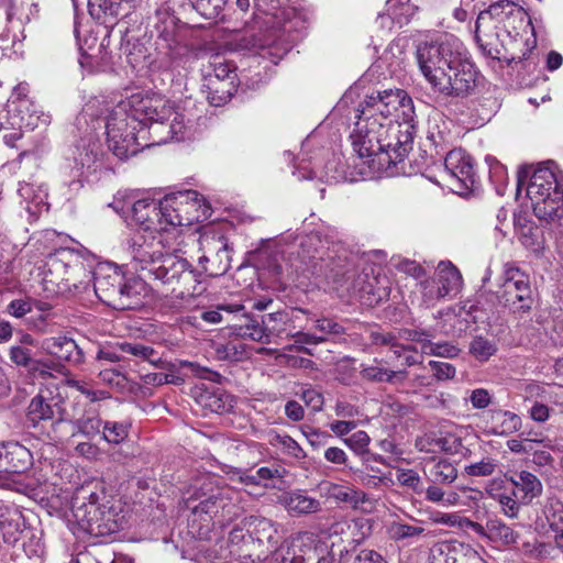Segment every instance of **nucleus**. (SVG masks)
<instances>
[{
  "instance_id": "nucleus-27",
  "label": "nucleus",
  "mask_w": 563,
  "mask_h": 563,
  "mask_svg": "<svg viewBox=\"0 0 563 563\" xmlns=\"http://www.w3.org/2000/svg\"><path fill=\"white\" fill-rule=\"evenodd\" d=\"M10 361L29 372L41 375L48 374L49 371H59L60 364L53 361H38L33 357L32 350L24 345H12L9 350Z\"/></svg>"
},
{
  "instance_id": "nucleus-63",
  "label": "nucleus",
  "mask_w": 563,
  "mask_h": 563,
  "mask_svg": "<svg viewBox=\"0 0 563 563\" xmlns=\"http://www.w3.org/2000/svg\"><path fill=\"white\" fill-rule=\"evenodd\" d=\"M68 386L77 389L79 393L85 395L90 401L95 402L101 399L107 398L106 391H98L89 387V385L85 382L70 379L67 382Z\"/></svg>"
},
{
  "instance_id": "nucleus-23",
  "label": "nucleus",
  "mask_w": 563,
  "mask_h": 563,
  "mask_svg": "<svg viewBox=\"0 0 563 563\" xmlns=\"http://www.w3.org/2000/svg\"><path fill=\"white\" fill-rule=\"evenodd\" d=\"M477 552L459 541H443L433 544L429 552V563H465Z\"/></svg>"
},
{
  "instance_id": "nucleus-1",
  "label": "nucleus",
  "mask_w": 563,
  "mask_h": 563,
  "mask_svg": "<svg viewBox=\"0 0 563 563\" xmlns=\"http://www.w3.org/2000/svg\"><path fill=\"white\" fill-rule=\"evenodd\" d=\"M529 179L527 196L532 202L534 216L551 228L563 232V187L554 170L541 165L531 170L522 167L518 172V185Z\"/></svg>"
},
{
  "instance_id": "nucleus-45",
  "label": "nucleus",
  "mask_w": 563,
  "mask_h": 563,
  "mask_svg": "<svg viewBox=\"0 0 563 563\" xmlns=\"http://www.w3.org/2000/svg\"><path fill=\"white\" fill-rule=\"evenodd\" d=\"M123 0H88V10L92 18L118 16Z\"/></svg>"
},
{
  "instance_id": "nucleus-41",
  "label": "nucleus",
  "mask_w": 563,
  "mask_h": 563,
  "mask_svg": "<svg viewBox=\"0 0 563 563\" xmlns=\"http://www.w3.org/2000/svg\"><path fill=\"white\" fill-rule=\"evenodd\" d=\"M310 558L302 554V550L297 542L275 548L272 552L269 563H307Z\"/></svg>"
},
{
  "instance_id": "nucleus-20",
  "label": "nucleus",
  "mask_w": 563,
  "mask_h": 563,
  "mask_svg": "<svg viewBox=\"0 0 563 563\" xmlns=\"http://www.w3.org/2000/svg\"><path fill=\"white\" fill-rule=\"evenodd\" d=\"M444 170L460 190H468L475 183L472 157L462 150H452L446 154Z\"/></svg>"
},
{
  "instance_id": "nucleus-50",
  "label": "nucleus",
  "mask_w": 563,
  "mask_h": 563,
  "mask_svg": "<svg viewBox=\"0 0 563 563\" xmlns=\"http://www.w3.org/2000/svg\"><path fill=\"white\" fill-rule=\"evenodd\" d=\"M498 468V461L486 456L478 462L464 467L465 474L473 477H486L493 475Z\"/></svg>"
},
{
  "instance_id": "nucleus-62",
  "label": "nucleus",
  "mask_w": 563,
  "mask_h": 563,
  "mask_svg": "<svg viewBox=\"0 0 563 563\" xmlns=\"http://www.w3.org/2000/svg\"><path fill=\"white\" fill-rule=\"evenodd\" d=\"M435 444L445 453L457 454L463 449L461 438L454 434H446L444 437L435 439Z\"/></svg>"
},
{
  "instance_id": "nucleus-17",
  "label": "nucleus",
  "mask_w": 563,
  "mask_h": 563,
  "mask_svg": "<svg viewBox=\"0 0 563 563\" xmlns=\"http://www.w3.org/2000/svg\"><path fill=\"white\" fill-rule=\"evenodd\" d=\"M142 242L135 241L131 249L132 267L140 273L143 283L153 277L155 266L164 258L166 253L163 252V243L161 239L155 236L151 241L141 238Z\"/></svg>"
},
{
  "instance_id": "nucleus-5",
  "label": "nucleus",
  "mask_w": 563,
  "mask_h": 563,
  "mask_svg": "<svg viewBox=\"0 0 563 563\" xmlns=\"http://www.w3.org/2000/svg\"><path fill=\"white\" fill-rule=\"evenodd\" d=\"M65 405L66 400L60 393L51 389L41 390L31 399L26 408L27 426L37 429L42 423L51 422L48 439L55 442L64 441L68 435L64 427L71 421V415Z\"/></svg>"
},
{
  "instance_id": "nucleus-30",
  "label": "nucleus",
  "mask_w": 563,
  "mask_h": 563,
  "mask_svg": "<svg viewBox=\"0 0 563 563\" xmlns=\"http://www.w3.org/2000/svg\"><path fill=\"white\" fill-rule=\"evenodd\" d=\"M22 514L18 508L0 505V536L4 542L15 543L18 541L19 534L22 532Z\"/></svg>"
},
{
  "instance_id": "nucleus-14",
  "label": "nucleus",
  "mask_w": 563,
  "mask_h": 563,
  "mask_svg": "<svg viewBox=\"0 0 563 563\" xmlns=\"http://www.w3.org/2000/svg\"><path fill=\"white\" fill-rule=\"evenodd\" d=\"M431 85L445 96L465 97L476 86V70L474 65L463 56Z\"/></svg>"
},
{
  "instance_id": "nucleus-7",
  "label": "nucleus",
  "mask_w": 563,
  "mask_h": 563,
  "mask_svg": "<svg viewBox=\"0 0 563 563\" xmlns=\"http://www.w3.org/2000/svg\"><path fill=\"white\" fill-rule=\"evenodd\" d=\"M46 278L59 289L82 292L93 283L95 271L85 260L69 250H62L49 257Z\"/></svg>"
},
{
  "instance_id": "nucleus-43",
  "label": "nucleus",
  "mask_w": 563,
  "mask_h": 563,
  "mask_svg": "<svg viewBox=\"0 0 563 563\" xmlns=\"http://www.w3.org/2000/svg\"><path fill=\"white\" fill-rule=\"evenodd\" d=\"M244 525L241 523V526H235L232 528V530L229 532V543L232 547H236L235 550H233L235 553L239 554L240 559L244 563H255L256 561H261V555H254L252 553L242 554L243 552V545H247L250 542V539H246V534L244 533Z\"/></svg>"
},
{
  "instance_id": "nucleus-34",
  "label": "nucleus",
  "mask_w": 563,
  "mask_h": 563,
  "mask_svg": "<svg viewBox=\"0 0 563 563\" xmlns=\"http://www.w3.org/2000/svg\"><path fill=\"white\" fill-rule=\"evenodd\" d=\"M203 86L207 89V99L213 107H221L229 102L238 90V84L230 81H219L218 79H208Z\"/></svg>"
},
{
  "instance_id": "nucleus-18",
  "label": "nucleus",
  "mask_w": 563,
  "mask_h": 563,
  "mask_svg": "<svg viewBox=\"0 0 563 563\" xmlns=\"http://www.w3.org/2000/svg\"><path fill=\"white\" fill-rule=\"evenodd\" d=\"M352 294L368 306L387 300L390 294L389 280L385 275L362 272L352 283Z\"/></svg>"
},
{
  "instance_id": "nucleus-38",
  "label": "nucleus",
  "mask_w": 563,
  "mask_h": 563,
  "mask_svg": "<svg viewBox=\"0 0 563 563\" xmlns=\"http://www.w3.org/2000/svg\"><path fill=\"white\" fill-rule=\"evenodd\" d=\"M427 475L433 484L451 485L457 478V470L451 462L442 459L429 465Z\"/></svg>"
},
{
  "instance_id": "nucleus-46",
  "label": "nucleus",
  "mask_w": 563,
  "mask_h": 563,
  "mask_svg": "<svg viewBox=\"0 0 563 563\" xmlns=\"http://www.w3.org/2000/svg\"><path fill=\"white\" fill-rule=\"evenodd\" d=\"M470 354L479 362H486L497 352V345L494 341L483 335L473 338L470 343Z\"/></svg>"
},
{
  "instance_id": "nucleus-22",
  "label": "nucleus",
  "mask_w": 563,
  "mask_h": 563,
  "mask_svg": "<svg viewBox=\"0 0 563 563\" xmlns=\"http://www.w3.org/2000/svg\"><path fill=\"white\" fill-rule=\"evenodd\" d=\"M1 445L0 473L21 474L33 464L32 453L19 442L9 441Z\"/></svg>"
},
{
  "instance_id": "nucleus-28",
  "label": "nucleus",
  "mask_w": 563,
  "mask_h": 563,
  "mask_svg": "<svg viewBox=\"0 0 563 563\" xmlns=\"http://www.w3.org/2000/svg\"><path fill=\"white\" fill-rule=\"evenodd\" d=\"M241 523L244 525L245 531L252 544H254V542H258L260 544L266 542L272 544L273 548L276 547L277 542L275 541V537L277 534V528L272 520L267 518L250 516L244 518Z\"/></svg>"
},
{
  "instance_id": "nucleus-31",
  "label": "nucleus",
  "mask_w": 563,
  "mask_h": 563,
  "mask_svg": "<svg viewBox=\"0 0 563 563\" xmlns=\"http://www.w3.org/2000/svg\"><path fill=\"white\" fill-rule=\"evenodd\" d=\"M220 247L214 256H201L199 264L209 277L222 276L230 268V255L228 243L223 236L219 238Z\"/></svg>"
},
{
  "instance_id": "nucleus-57",
  "label": "nucleus",
  "mask_w": 563,
  "mask_h": 563,
  "mask_svg": "<svg viewBox=\"0 0 563 563\" xmlns=\"http://www.w3.org/2000/svg\"><path fill=\"white\" fill-rule=\"evenodd\" d=\"M302 433L308 440L309 444L314 449H320L328 444L329 440L332 439V435L327 431H321L310 426H305L302 428Z\"/></svg>"
},
{
  "instance_id": "nucleus-51",
  "label": "nucleus",
  "mask_w": 563,
  "mask_h": 563,
  "mask_svg": "<svg viewBox=\"0 0 563 563\" xmlns=\"http://www.w3.org/2000/svg\"><path fill=\"white\" fill-rule=\"evenodd\" d=\"M129 434L128 424L121 422H104L102 427V439L109 443L120 444Z\"/></svg>"
},
{
  "instance_id": "nucleus-59",
  "label": "nucleus",
  "mask_w": 563,
  "mask_h": 563,
  "mask_svg": "<svg viewBox=\"0 0 563 563\" xmlns=\"http://www.w3.org/2000/svg\"><path fill=\"white\" fill-rule=\"evenodd\" d=\"M220 0H199L191 7L205 19H217L221 12Z\"/></svg>"
},
{
  "instance_id": "nucleus-54",
  "label": "nucleus",
  "mask_w": 563,
  "mask_h": 563,
  "mask_svg": "<svg viewBox=\"0 0 563 563\" xmlns=\"http://www.w3.org/2000/svg\"><path fill=\"white\" fill-rule=\"evenodd\" d=\"M422 352L443 357H454L459 354L460 350L450 343H433L431 339H429V341L424 342L422 345Z\"/></svg>"
},
{
  "instance_id": "nucleus-58",
  "label": "nucleus",
  "mask_w": 563,
  "mask_h": 563,
  "mask_svg": "<svg viewBox=\"0 0 563 563\" xmlns=\"http://www.w3.org/2000/svg\"><path fill=\"white\" fill-rule=\"evenodd\" d=\"M344 443L356 454L362 455L368 451L369 435L365 431L354 432L351 437L345 438Z\"/></svg>"
},
{
  "instance_id": "nucleus-16",
  "label": "nucleus",
  "mask_w": 563,
  "mask_h": 563,
  "mask_svg": "<svg viewBox=\"0 0 563 563\" xmlns=\"http://www.w3.org/2000/svg\"><path fill=\"white\" fill-rule=\"evenodd\" d=\"M379 122L366 121L357 119L355 129L350 135L354 152L358 157L368 159L374 163L375 157L383 159L380 147V131H378Z\"/></svg>"
},
{
  "instance_id": "nucleus-19",
  "label": "nucleus",
  "mask_w": 563,
  "mask_h": 563,
  "mask_svg": "<svg viewBox=\"0 0 563 563\" xmlns=\"http://www.w3.org/2000/svg\"><path fill=\"white\" fill-rule=\"evenodd\" d=\"M475 40L482 52L492 59L512 62L516 56L509 53L508 45L515 42L512 37L509 41L505 37L501 27L494 29L488 24V29L475 24Z\"/></svg>"
},
{
  "instance_id": "nucleus-48",
  "label": "nucleus",
  "mask_w": 563,
  "mask_h": 563,
  "mask_svg": "<svg viewBox=\"0 0 563 563\" xmlns=\"http://www.w3.org/2000/svg\"><path fill=\"white\" fill-rule=\"evenodd\" d=\"M205 81L208 79H218L219 81H230L236 82L238 75L232 65L228 62H218L213 63L210 66V69L206 71L203 75Z\"/></svg>"
},
{
  "instance_id": "nucleus-26",
  "label": "nucleus",
  "mask_w": 563,
  "mask_h": 563,
  "mask_svg": "<svg viewBox=\"0 0 563 563\" xmlns=\"http://www.w3.org/2000/svg\"><path fill=\"white\" fill-rule=\"evenodd\" d=\"M132 219L144 231L161 233L164 227L159 220V202L153 199H141L132 206Z\"/></svg>"
},
{
  "instance_id": "nucleus-9",
  "label": "nucleus",
  "mask_w": 563,
  "mask_h": 563,
  "mask_svg": "<svg viewBox=\"0 0 563 563\" xmlns=\"http://www.w3.org/2000/svg\"><path fill=\"white\" fill-rule=\"evenodd\" d=\"M234 328L238 335L261 343H271L276 338L288 339L295 330L290 313L285 310L261 317L243 314Z\"/></svg>"
},
{
  "instance_id": "nucleus-21",
  "label": "nucleus",
  "mask_w": 563,
  "mask_h": 563,
  "mask_svg": "<svg viewBox=\"0 0 563 563\" xmlns=\"http://www.w3.org/2000/svg\"><path fill=\"white\" fill-rule=\"evenodd\" d=\"M231 492L228 488H216L212 489L209 495L205 492L197 494L196 499L200 501L191 506V498L186 501V506L191 510L194 515H205L212 519L213 517L221 514H230L229 507L232 506Z\"/></svg>"
},
{
  "instance_id": "nucleus-32",
  "label": "nucleus",
  "mask_w": 563,
  "mask_h": 563,
  "mask_svg": "<svg viewBox=\"0 0 563 563\" xmlns=\"http://www.w3.org/2000/svg\"><path fill=\"white\" fill-rule=\"evenodd\" d=\"M360 375L362 379L372 383H395L397 379L404 382L407 377L406 371H389L380 366L378 360L373 364H362Z\"/></svg>"
},
{
  "instance_id": "nucleus-52",
  "label": "nucleus",
  "mask_w": 563,
  "mask_h": 563,
  "mask_svg": "<svg viewBox=\"0 0 563 563\" xmlns=\"http://www.w3.org/2000/svg\"><path fill=\"white\" fill-rule=\"evenodd\" d=\"M420 288L423 302L428 306H431L437 300L446 297L434 277L422 280L420 283Z\"/></svg>"
},
{
  "instance_id": "nucleus-40",
  "label": "nucleus",
  "mask_w": 563,
  "mask_h": 563,
  "mask_svg": "<svg viewBox=\"0 0 563 563\" xmlns=\"http://www.w3.org/2000/svg\"><path fill=\"white\" fill-rule=\"evenodd\" d=\"M314 273L323 276L325 279L339 284L345 275V268L341 258L329 256L320 258L313 266Z\"/></svg>"
},
{
  "instance_id": "nucleus-33",
  "label": "nucleus",
  "mask_w": 563,
  "mask_h": 563,
  "mask_svg": "<svg viewBox=\"0 0 563 563\" xmlns=\"http://www.w3.org/2000/svg\"><path fill=\"white\" fill-rule=\"evenodd\" d=\"M472 527L476 532L485 534L494 542L501 544H512L517 542L518 534L500 520H488L486 527L473 522Z\"/></svg>"
},
{
  "instance_id": "nucleus-2",
  "label": "nucleus",
  "mask_w": 563,
  "mask_h": 563,
  "mask_svg": "<svg viewBox=\"0 0 563 563\" xmlns=\"http://www.w3.org/2000/svg\"><path fill=\"white\" fill-rule=\"evenodd\" d=\"M124 111H129L131 122L137 123L143 132H146V126L156 123L154 132L159 134L158 143L178 137L183 133L184 124L178 121L179 115L174 111L170 102L161 95L132 93L117 104L119 117H122Z\"/></svg>"
},
{
  "instance_id": "nucleus-39",
  "label": "nucleus",
  "mask_w": 563,
  "mask_h": 563,
  "mask_svg": "<svg viewBox=\"0 0 563 563\" xmlns=\"http://www.w3.org/2000/svg\"><path fill=\"white\" fill-rule=\"evenodd\" d=\"M67 423L71 424L76 431L71 435L81 434L88 439L98 435L103 427L101 419L95 412H85L80 418H74Z\"/></svg>"
},
{
  "instance_id": "nucleus-15",
  "label": "nucleus",
  "mask_w": 563,
  "mask_h": 563,
  "mask_svg": "<svg viewBox=\"0 0 563 563\" xmlns=\"http://www.w3.org/2000/svg\"><path fill=\"white\" fill-rule=\"evenodd\" d=\"M163 206L167 211L177 212L179 219L177 223L183 227H189L200 221V218L207 217L210 207L205 203L203 197L195 191L187 190L176 195L165 197Z\"/></svg>"
},
{
  "instance_id": "nucleus-42",
  "label": "nucleus",
  "mask_w": 563,
  "mask_h": 563,
  "mask_svg": "<svg viewBox=\"0 0 563 563\" xmlns=\"http://www.w3.org/2000/svg\"><path fill=\"white\" fill-rule=\"evenodd\" d=\"M329 495L342 503H346L352 507H357L368 500L367 495L358 489L350 486H342L333 484L329 488Z\"/></svg>"
},
{
  "instance_id": "nucleus-11",
  "label": "nucleus",
  "mask_w": 563,
  "mask_h": 563,
  "mask_svg": "<svg viewBox=\"0 0 563 563\" xmlns=\"http://www.w3.org/2000/svg\"><path fill=\"white\" fill-rule=\"evenodd\" d=\"M150 280H158L163 285L172 286V292H176L177 297L194 295L200 283L198 274L191 269L188 261L170 253H166L158 266H155Z\"/></svg>"
},
{
  "instance_id": "nucleus-25",
  "label": "nucleus",
  "mask_w": 563,
  "mask_h": 563,
  "mask_svg": "<svg viewBox=\"0 0 563 563\" xmlns=\"http://www.w3.org/2000/svg\"><path fill=\"white\" fill-rule=\"evenodd\" d=\"M73 514L77 521L82 526H87L89 529H93L95 526L97 528L107 526V523L112 521L114 517L112 507H108L107 505L95 506L93 504L82 503L78 505V498H76L73 504Z\"/></svg>"
},
{
  "instance_id": "nucleus-61",
  "label": "nucleus",
  "mask_w": 563,
  "mask_h": 563,
  "mask_svg": "<svg viewBox=\"0 0 563 563\" xmlns=\"http://www.w3.org/2000/svg\"><path fill=\"white\" fill-rule=\"evenodd\" d=\"M300 399L310 407L313 411H319L323 407V395L314 388H305L300 394H297Z\"/></svg>"
},
{
  "instance_id": "nucleus-44",
  "label": "nucleus",
  "mask_w": 563,
  "mask_h": 563,
  "mask_svg": "<svg viewBox=\"0 0 563 563\" xmlns=\"http://www.w3.org/2000/svg\"><path fill=\"white\" fill-rule=\"evenodd\" d=\"M543 514L554 532L563 529V501L560 498L556 496L548 497L543 507Z\"/></svg>"
},
{
  "instance_id": "nucleus-55",
  "label": "nucleus",
  "mask_w": 563,
  "mask_h": 563,
  "mask_svg": "<svg viewBox=\"0 0 563 563\" xmlns=\"http://www.w3.org/2000/svg\"><path fill=\"white\" fill-rule=\"evenodd\" d=\"M397 481L400 485L412 489L418 495H421L424 490V485L419 474L413 470L401 471L397 475Z\"/></svg>"
},
{
  "instance_id": "nucleus-47",
  "label": "nucleus",
  "mask_w": 563,
  "mask_h": 563,
  "mask_svg": "<svg viewBox=\"0 0 563 563\" xmlns=\"http://www.w3.org/2000/svg\"><path fill=\"white\" fill-rule=\"evenodd\" d=\"M387 531L391 540L402 541L405 539L420 537L423 534L424 528L411 526L401 521H395L388 526Z\"/></svg>"
},
{
  "instance_id": "nucleus-6",
  "label": "nucleus",
  "mask_w": 563,
  "mask_h": 563,
  "mask_svg": "<svg viewBox=\"0 0 563 563\" xmlns=\"http://www.w3.org/2000/svg\"><path fill=\"white\" fill-rule=\"evenodd\" d=\"M463 45L454 35L441 34L417 47V59L426 79L432 84L449 67L454 66L464 54Z\"/></svg>"
},
{
  "instance_id": "nucleus-12",
  "label": "nucleus",
  "mask_w": 563,
  "mask_h": 563,
  "mask_svg": "<svg viewBox=\"0 0 563 563\" xmlns=\"http://www.w3.org/2000/svg\"><path fill=\"white\" fill-rule=\"evenodd\" d=\"M380 131L382 157L379 165H396L401 162L412 148L413 125L410 121L405 123H383L377 128Z\"/></svg>"
},
{
  "instance_id": "nucleus-10",
  "label": "nucleus",
  "mask_w": 563,
  "mask_h": 563,
  "mask_svg": "<svg viewBox=\"0 0 563 563\" xmlns=\"http://www.w3.org/2000/svg\"><path fill=\"white\" fill-rule=\"evenodd\" d=\"M141 132L143 130H141L140 125L131 122L129 111H124V114L119 117L115 104L106 123L109 150L121 159L137 154L142 147L148 146V144L142 145L139 142V133Z\"/></svg>"
},
{
  "instance_id": "nucleus-36",
  "label": "nucleus",
  "mask_w": 563,
  "mask_h": 563,
  "mask_svg": "<svg viewBox=\"0 0 563 563\" xmlns=\"http://www.w3.org/2000/svg\"><path fill=\"white\" fill-rule=\"evenodd\" d=\"M442 291L450 296L452 292H457L462 285V276L459 269L450 262H441L438 265L437 272L433 276Z\"/></svg>"
},
{
  "instance_id": "nucleus-53",
  "label": "nucleus",
  "mask_w": 563,
  "mask_h": 563,
  "mask_svg": "<svg viewBox=\"0 0 563 563\" xmlns=\"http://www.w3.org/2000/svg\"><path fill=\"white\" fill-rule=\"evenodd\" d=\"M313 328L320 332L318 336H324L325 341H328L330 336H341L345 334L344 327L330 318L317 319Z\"/></svg>"
},
{
  "instance_id": "nucleus-56",
  "label": "nucleus",
  "mask_w": 563,
  "mask_h": 563,
  "mask_svg": "<svg viewBox=\"0 0 563 563\" xmlns=\"http://www.w3.org/2000/svg\"><path fill=\"white\" fill-rule=\"evenodd\" d=\"M422 494H424L426 499L431 503L452 505L456 499V494H450L445 497V493L441 488V484L431 483L428 487H424Z\"/></svg>"
},
{
  "instance_id": "nucleus-3",
  "label": "nucleus",
  "mask_w": 563,
  "mask_h": 563,
  "mask_svg": "<svg viewBox=\"0 0 563 563\" xmlns=\"http://www.w3.org/2000/svg\"><path fill=\"white\" fill-rule=\"evenodd\" d=\"M92 285L96 296L113 309L130 310L143 305L145 284L137 279H126L117 267H98Z\"/></svg>"
},
{
  "instance_id": "nucleus-4",
  "label": "nucleus",
  "mask_w": 563,
  "mask_h": 563,
  "mask_svg": "<svg viewBox=\"0 0 563 563\" xmlns=\"http://www.w3.org/2000/svg\"><path fill=\"white\" fill-rule=\"evenodd\" d=\"M401 110L404 121H412L413 102L409 95L399 88L378 89L366 95L356 110V118L366 121L393 123Z\"/></svg>"
},
{
  "instance_id": "nucleus-35",
  "label": "nucleus",
  "mask_w": 563,
  "mask_h": 563,
  "mask_svg": "<svg viewBox=\"0 0 563 563\" xmlns=\"http://www.w3.org/2000/svg\"><path fill=\"white\" fill-rule=\"evenodd\" d=\"M117 347L121 353L131 355L139 362H147L156 367H161L162 357L151 345L134 341L118 342Z\"/></svg>"
},
{
  "instance_id": "nucleus-49",
  "label": "nucleus",
  "mask_w": 563,
  "mask_h": 563,
  "mask_svg": "<svg viewBox=\"0 0 563 563\" xmlns=\"http://www.w3.org/2000/svg\"><path fill=\"white\" fill-rule=\"evenodd\" d=\"M496 499L501 507V511L504 515L515 518L518 516L522 501H520V496L512 488L510 493L503 492L496 495Z\"/></svg>"
},
{
  "instance_id": "nucleus-64",
  "label": "nucleus",
  "mask_w": 563,
  "mask_h": 563,
  "mask_svg": "<svg viewBox=\"0 0 563 563\" xmlns=\"http://www.w3.org/2000/svg\"><path fill=\"white\" fill-rule=\"evenodd\" d=\"M33 301L29 298L14 299L8 305V312L15 317L22 318L32 311Z\"/></svg>"
},
{
  "instance_id": "nucleus-37",
  "label": "nucleus",
  "mask_w": 563,
  "mask_h": 563,
  "mask_svg": "<svg viewBox=\"0 0 563 563\" xmlns=\"http://www.w3.org/2000/svg\"><path fill=\"white\" fill-rule=\"evenodd\" d=\"M284 505L289 512L308 515L318 512L321 504L318 499L307 496L301 492H295L284 497Z\"/></svg>"
},
{
  "instance_id": "nucleus-60",
  "label": "nucleus",
  "mask_w": 563,
  "mask_h": 563,
  "mask_svg": "<svg viewBox=\"0 0 563 563\" xmlns=\"http://www.w3.org/2000/svg\"><path fill=\"white\" fill-rule=\"evenodd\" d=\"M397 336H398V339L412 341V342H419V343H422V345H423L424 342H428L429 339H432L434 335L431 330L416 328V329H400L398 331Z\"/></svg>"
},
{
  "instance_id": "nucleus-13",
  "label": "nucleus",
  "mask_w": 563,
  "mask_h": 563,
  "mask_svg": "<svg viewBox=\"0 0 563 563\" xmlns=\"http://www.w3.org/2000/svg\"><path fill=\"white\" fill-rule=\"evenodd\" d=\"M527 12L522 7L510 0H500L489 5L487 10L482 11L477 16V24L488 29L493 24L494 29L501 27L505 37L512 40L511 30L517 31L526 23Z\"/></svg>"
},
{
  "instance_id": "nucleus-8",
  "label": "nucleus",
  "mask_w": 563,
  "mask_h": 563,
  "mask_svg": "<svg viewBox=\"0 0 563 563\" xmlns=\"http://www.w3.org/2000/svg\"><path fill=\"white\" fill-rule=\"evenodd\" d=\"M498 302L516 319L527 317L533 306L534 297L528 274L519 267L506 264L503 284L496 292Z\"/></svg>"
},
{
  "instance_id": "nucleus-29",
  "label": "nucleus",
  "mask_w": 563,
  "mask_h": 563,
  "mask_svg": "<svg viewBox=\"0 0 563 563\" xmlns=\"http://www.w3.org/2000/svg\"><path fill=\"white\" fill-rule=\"evenodd\" d=\"M509 481L523 505L530 504L534 498L542 495L543 485L541 481L529 471L516 472Z\"/></svg>"
},
{
  "instance_id": "nucleus-24",
  "label": "nucleus",
  "mask_w": 563,
  "mask_h": 563,
  "mask_svg": "<svg viewBox=\"0 0 563 563\" xmlns=\"http://www.w3.org/2000/svg\"><path fill=\"white\" fill-rule=\"evenodd\" d=\"M43 349L59 362L79 365L85 360L82 349L66 335L51 336L43 341Z\"/></svg>"
}]
</instances>
